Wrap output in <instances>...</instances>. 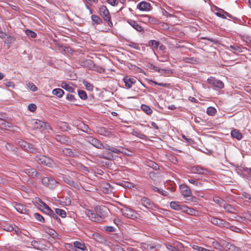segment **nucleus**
<instances>
[{"label":"nucleus","mask_w":251,"mask_h":251,"mask_svg":"<svg viewBox=\"0 0 251 251\" xmlns=\"http://www.w3.org/2000/svg\"><path fill=\"white\" fill-rule=\"evenodd\" d=\"M99 13L108 24L110 27L113 26V23L111 20V16L109 10L104 5L101 6L99 8Z\"/></svg>","instance_id":"f257e3e1"},{"label":"nucleus","mask_w":251,"mask_h":251,"mask_svg":"<svg viewBox=\"0 0 251 251\" xmlns=\"http://www.w3.org/2000/svg\"><path fill=\"white\" fill-rule=\"evenodd\" d=\"M121 211L124 216L132 219H137L140 217V215L138 213L135 212L134 210L129 208H123Z\"/></svg>","instance_id":"f03ea898"},{"label":"nucleus","mask_w":251,"mask_h":251,"mask_svg":"<svg viewBox=\"0 0 251 251\" xmlns=\"http://www.w3.org/2000/svg\"><path fill=\"white\" fill-rule=\"evenodd\" d=\"M95 209L97 212L98 216L100 218V221L107 216L109 211V209L105 206H96Z\"/></svg>","instance_id":"7ed1b4c3"},{"label":"nucleus","mask_w":251,"mask_h":251,"mask_svg":"<svg viewBox=\"0 0 251 251\" xmlns=\"http://www.w3.org/2000/svg\"><path fill=\"white\" fill-rule=\"evenodd\" d=\"M41 181L43 185L51 188H54L57 185V182L52 178L45 177L41 178Z\"/></svg>","instance_id":"20e7f679"},{"label":"nucleus","mask_w":251,"mask_h":251,"mask_svg":"<svg viewBox=\"0 0 251 251\" xmlns=\"http://www.w3.org/2000/svg\"><path fill=\"white\" fill-rule=\"evenodd\" d=\"M18 146L23 150L34 153L36 151V149L33 146L24 140H20L18 142Z\"/></svg>","instance_id":"39448f33"},{"label":"nucleus","mask_w":251,"mask_h":251,"mask_svg":"<svg viewBox=\"0 0 251 251\" xmlns=\"http://www.w3.org/2000/svg\"><path fill=\"white\" fill-rule=\"evenodd\" d=\"M86 215L89 217V219L92 221L95 222H100V219L98 216L97 212L94 209V210L90 209H86L85 210Z\"/></svg>","instance_id":"423d86ee"},{"label":"nucleus","mask_w":251,"mask_h":251,"mask_svg":"<svg viewBox=\"0 0 251 251\" xmlns=\"http://www.w3.org/2000/svg\"><path fill=\"white\" fill-rule=\"evenodd\" d=\"M141 202L142 204L148 209L155 210L157 206L151 200L144 197L141 199Z\"/></svg>","instance_id":"0eeeda50"},{"label":"nucleus","mask_w":251,"mask_h":251,"mask_svg":"<svg viewBox=\"0 0 251 251\" xmlns=\"http://www.w3.org/2000/svg\"><path fill=\"white\" fill-rule=\"evenodd\" d=\"M106 149H108L109 150L113 152H115V153H116L118 154H119L120 153H122L123 155H127V156H131L132 155L131 152L130 151H129L127 149H126L121 148L120 149H118L113 148V147L110 148V147L109 146H107V147L106 148Z\"/></svg>","instance_id":"6e6552de"},{"label":"nucleus","mask_w":251,"mask_h":251,"mask_svg":"<svg viewBox=\"0 0 251 251\" xmlns=\"http://www.w3.org/2000/svg\"><path fill=\"white\" fill-rule=\"evenodd\" d=\"M137 80V78L135 77L126 75L123 81L125 84L126 88L129 89L131 88L132 85L134 84Z\"/></svg>","instance_id":"1a4fd4ad"},{"label":"nucleus","mask_w":251,"mask_h":251,"mask_svg":"<svg viewBox=\"0 0 251 251\" xmlns=\"http://www.w3.org/2000/svg\"><path fill=\"white\" fill-rule=\"evenodd\" d=\"M39 209L44 213L50 216L52 215L53 211L49 207V206L41 200H39Z\"/></svg>","instance_id":"9d476101"},{"label":"nucleus","mask_w":251,"mask_h":251,"mask_svg":"<svg viewBox=\"0 0 251 251\" xmlns=\"http://www.w3.org/2000/svg\"><path fill=\"white\" fill-rule=\"evenodd\" d=\"M137 8L141 11H150L152 9V7L149 2L142 1L137 4Z\"/></svg>","instance_id":"9b49d317"},{"label":"nucleus","mask_w":251,"mask_h":251,"mask_svg":"<svg viewBox=\"0 0 251 251\" xmlns=\"http://www.w3.org/2000/svg\"><path fill=\"white\" fill-rule=\"evenodd\" d=\"M38 163L48 167H51L53 164V161L50 158H37L36 160Z\"/></svg>","instance_id":"f8f14e48"},{"label":"nucleus","mask_w":251,"mask_h":251,"mask_svg":"<svg viewBox=\"0 0 251 251\" xmlns=\"http://www.w3.org/2000/svg\"><path fill=\"white\" fill-rule=\"evenodd\" d=\"M89 143L98 149H103L104 146L98 139L92 137H88L87 140Z\"/></svg>","instance_id":"ddd939ff"},{"label":"nucleus","mask_w":251,"mask_h":251,"mask_svg":"<svg viewBox=\"0 0 251 251\" xmlns=\"http://www.w3.org/2000/svg\"><path fill=\"white\" fill-rule=\"evenodd\" d=\"M180 193L184 197H189L191 195V191L188 186L186 185H181L179 187Z\"/></svg>","instance_id":"4468645a"},{"label":"nucleus","mask_w":251,"mask_h":251,"mask_svg":"<svg viewBox=\"0 0 251 251\" xmlns=\"http://www.w3.org/2000/svg\"><path fill=\"white\" fill-rule=\"evenodd\" d=\"M127 22L137 31L141 32L143 31V28L140 25H139L137 22L131 19H128L127 20Z\"/></svg>","instance_id":"2eb2a0df"},{"label":"nucleus","mask_w":251,"mask_h":251,"mask_svg":"<svg viewBox=\"0 0 251 251\" xmlns=\"http://www.w3.org/2000/svg\"><path fill=\"white\" fill-rule=\"evenodd\" d=\"M208 221L210 222L213 225L217 226L220 227H222V223L223 222V220L221 219H219L216 217H212L209 216L208 218Z\"/></svg>","instance_id":"dca6fc26"},{"label":"nucleus","mask_w":251,"mask_h":251,"mask_svg":"<svg viewBox=\"0 0 251 251\" xmlns=\"http://www.w3.org/2000/svg\"><path fill=\"white\" fill-rule=\"evenodd\" d=\"M85 64H87V66L91 69H93L95 71H98L99 73H102L104 71V69L103 68L100 67L96 66L94 64L93 62L90 60L87 61L85 62Z\"/></svg>","instance_id":"f3484780"},{"label":"nucleus","mask_w":251,"mask_h":251,"mask_svg":"<svg viewBox=\"0 0 251 251\" xmlns=\"http://www.w3.org/2000/svg\"><path fill=\"white\" fill-rule=\"evenodd\" d=\"M209 83L214 87L219 89H222L224 87V84L222 81L214 78L210 79Z\"/></svg>","instance_id":"a211bd4d"},{"label":"nucleus","mask_w":251,"mask_h":251,"mask_svg":"<svg viewBox=\"0 0 251 251\" xmlns=\"http://www.w3.org/2000/svg\"><path fill=\"white\" fill-rule=\"evenodd\" d=\"M171 208L176 210H181L183 212L184 204H180L178 202L172 201L170 204Z\"/></svg>","instance_id":"6ab92c4d"},{"label":"nucleus","mask_w":251,"mask_h":251,"mask_svg":"<svg viewBox=\"0 0 251 251\" xmlns=\"http://www.w3.org/2000/svg\"><path fill=\"white\" fill-rule=\"evenodd\" d=\"M34 127L36 129H42L45 128L46 124L42 121L35 120L32 123Z\"/></svg>","instance_id":"aec40b11"},{"label":"nucleus","mask_w":251,"mask_h":251,"mask_svg":"<svg viewBox=\"0 0 251 251\" xmlns=\"http://www.w3.org/2000/svg\"><path fill=\"white\" fill-rule=\"evenodd\" d=\"M183 212L186 213L187 214L192 215V216H196L198 215L199 212L196 210L188 207L186 205H185L184 208H183Z\"/></svg>","instance_id":"412c9836"},{"label":"nucleus","mask_w":251,"mask_h":251,"mask_svg":"<svg viewBox=\"0 0 251 251\" xmlns=\"http://www.w3.org/2000/svg\"><path fill=\"white\" fill-rule=\"evenodd\" d=\"M231 136L233 138H236L238 140H240L243 138L242 134L237 129H234L231 131Z\"/></svg>","instance_id":"4be33fe9"},{"label":"nucleus","mask_w":251,"mask_h":251,"mask_svg":"<svg viewBox=\"0 0 251 251\" xmlns=\"http://www.w3.org/2000/svg\"><path fill=\"white\" fill-rule=\"evenodd\" d=\"M27 174L32 178L37 177L40 179L42 177L41 175L33 169H29L27 172Z\"/></svg>","instance_id":"5701e85b"},{"label":"nucleus","mask_w":251,"mask_h":251,"mask_svg":"<svg viewBox=\"0 0 251 251\" xmlns=\"http://www.w3.org/2000/svg\"><path fill=\"white\" fill-rule=\"evenodd\" d=\"M15 209L20 213H25L26 212V209L25 205L23 204L16 203L14 205Z\"/></svg>","instance_id":"b1692460"},{"label":"nucleus","mask_w":251,"mask_h":251,"mask_svg":"<svg viewBox=\"0 0 251 251\" xmlns=\"http://www.w3.org/2000/svg\"><path fill=\"white\" fill-rule=\"evenodd\" d=\"M191 171L194 174H203L204 173L203 168L200 166H195L191 167Z\"/></svg>","instance_id":"393cba45"},{"label":"nucleus","mask_w":251,"mask_h":251,"mask_svg":"<svg viewBox=\"0 0 251 251\" xmlns=\"http://www.w3.org/2000/svg\"><path fill=\"white\" fill-rule=\"evenodd\" d=\"M12 126V124L4 120L0 121V128L6 130H10V128Z\"/></svg>","instance_id":"a878e982"},{"label":"nucleus","mask_w":251,"mask_h":251,"mask_svg":"<svg viewBox=\"0 0 251 251\" xmlns=\"http://www.w3.org/2000/svg\"><path fill=\"white\" fill-rule=\"evenodd\" d=\"M91 20L92 21V25H99L102 23V20L100 18L99 16L96 15H92L91 16Z\"/></svg>","instance_id":"bb28decb"},{"label":"nucleus","mask_w":251,"mask_h":251,"mask_svg":"<svg viewBox=\"0 0 251 251\" xmlns=\"http://www.w3.org/2000/svg\"><path fill=\"white\" fill-rule=\"evenodd\" d=\"M74 245L75 248L80 249L82 251H86L87 250L85 244L82 242L75 241L74 243Z\"/></svg>","instance_id":"cd10ccee"},{"label":"nucleus","mask_w":251,"mask_h":251,"mask_svg":"<svg viewBox=\"0 0 251 251\" xmlns=\"http://www.w3.org/2000/svg\"><path fill=\"white\" fill-rule=\"evenodd\" d=\"M52 93L58 98H61L64 94V92L63 90L60 88H56L52 90Z\"/></svg>","instance_id":"c85d7f7f"},{"label":"nucleus","mask_w":251,"mask_h":251,"mask_svg":"<svg viewBox=\"0 0 251 251\" xmlns=\"http://www.w3.org/2000/svg\"><path fill=\"white\" fill-rule=\"evenodd\" d=\"M223 207L225 210L229 213H234L235 212V208L229 204H224Z\"/></svg>","instance_id":"c756f323"},{"label":"nucleus","mask_w":251,"mask_h":251,"mask_svg":"<svg viewBox=\"0 0 251 251\" xmlns=\"http://www.w3.org/2000/svg\"><path fill=\"white\" fill-rule=\"evenodd\" d=\"M146 164L148 166L154 169V170H157L159 169V166L158 165L155 163V162L148 160L146 161Z\"/></svg>","instance_id":"7c9ffc66"},{"label":"nucleus","mask_w":251,"mask_h":251,"mask_svg":"<svg viewBox=\"0 0 251 251\" xmlns=\"http://www.w3.org/2000/svg\"><path fill=\"white\" fill-rule=\"evenodd\" d=\"M3 229L9 232L14 230L17 234H18V232H19V229H18L17 230H14V227L11 225L8 224H6L3 226Z\"/></svg>","instance_id":"2f4dec72"},{"label":"nucleus","mask_w":251,"mask_h":251,"mask_svg":"<svg viewBox=\"0 0 251 251\" xmlns=\"http://www.w3.org/2000/svg\"><path fill=\"white\" fill-rule=\"evenodd\" d=\"M160 44V42L156 40H151L149 42V46L152 48L153 50H157Z\"/></svg>","instance_id":"473e14b6"},{"label":"nucleus","mask_w":251,"mask_h":251,"mask_svg":"<svg viewBox=\"0 0 251 251\" xmlns=\"http://www.w3.org/2000/svg\"><path fill=\"white\" fill-rule=\"evenodd\" d=\"M62 153L61 155L66 156L67 157H72L74 155L72 150L69 149H65L62 150Z\"/></svg>","instance_id":"72a5a7b5"},{"label":"nucleus","mask_w":251,"mask_h":251,"mask_svg":"<svg viewBox=\"0 0 251 251\" xmlns=\"http://www.w3.org/2000/svg\"><path fill=\"white\" fill-rule=\"evenodd\" d=\"M61 86L62 88L70 93H72L74 91V89L71 85L65 82H62L61 84Z\"/></svg>","instance_id":"f704fd0d"},{"label":"nucleus","mask_w":251,"mask_h":251,"mask_svg":"<svg viewBox=\"0 0 251 251\" xmlns=\"http://www.w3.org/2000/svg\"><path fill=\"white\" fill-rule=\"evenodd\" d=\"M145 18H147L146 20L147 21L151 24H156L158 23V20L156 18L154 17H152L151 16H150L149 15H145L144 16Z\"/></svg>","instance_id":"c9c22d12"},{"label":"nucleus","mask_w":251,"mask_h":251,"mask_svg":"<svg viewBox=\"0 0 251 251\" xmlns=\"http://www.w3.org/2000/svg\"><path fill=\"white\" fill-rule=\"evenodd\" d=\"M141 108L148 115H151L152 112L151 109L145 104L142 105Z\"/></svg>","instance_id":"e433bc0d"},{"label":"nucleus","mask_w":251,"mask_h":251,"mask_svg":"<svg viewBox=\"0 0 251 251\" xmlns=\"http://www.w3.org/2000/svg\"><path fill=\"white\" fill-rule=\"evenodd\" d=\"M229 48L235 53H238L242 52L241 49L237 45H231L229 46Z\"/></svg>","instance_id":"4c0bfd02"},{"label":"nucleus","mask_w":251,"mask_h":251,"mask_svg":"<svg viewBox=\"0 0 251 251\" xmlns=\"http://www.w3.org/2000/svg\"><path fill=\"white\" fill-rule=\"evenodd\" d=\"M152 189L154 192H157L159 194H161L163 196H167L168 195V193L167 192H166L162 189H158V188H157L156 187L152 186Z\"/></svg>","instance_id":"58836bf2"},{"label":"nucleus","mask_w":251,"mask_h":251,"mask_svg":"<svg viewBox=\"0 0 251 251\" xmlns=\"http://www.w3.org/2000/svg\"><path fill=\"white\" fill-rule=\"evenodd\" d=\"M55 211L56 214H57V215L60 216L61 217L64 218L66 216V212L62 209L59 208H56Z\"/></svg>","instance_id":"ea45409f"},{"label":"nucleus","mask_w":251,"mask_h":251,"mask_svg":"<svg viewBox=\"0 0 251 251\" xmlns=\"http://www.w3.org/2000/svg\"><path fill=\"white\" fill-rule=\"evenodd\" d=\"M26 86L31 91L33 92L37 91L38 90L37 87L32 82H28L27 83Z\"/></svg>","instance_id":"a19ab883"},{"label":"nucleus","mask_w":251,"mask_h":251,"mask_svg":"<svg viewBox=\"0 0 251 251\" xmlns=\"http://www.w3.org/2000/svg\"><path fill=\"white\" fill-rule=\"evenodd\" d=\"M25 33L28 37L33 38H35L37 36V34L35 32L29 29H26L25 31Z\"/></svg>","instance_id":"79ce46f5"},{"label":"nucleus","mask_w":251,"mask_h":251,"mask_svg":"<svg viewBox=\"0 0 251 251\" xmlns=\"http://www.w3.org/2000/svg\"><path fill=\"white\" fill-rule=\"evenodd\" d=\"M78 94L79 97L82 100H86L87 98V95L85 91L83 90H78Z\"/></svg>","instance_id":"37998d69"},{"label":"nucleus","mask_w":251,"mask_h":251,"mask_svg":"<svg viewBox=\"0 0 251 251\" xmlns=\"http://www.w3.org/2000/svg\"><path fill=\"white\" fill-rule=\"evenodd\" d=\"M33 216L35 219H36L37 221H38L40 222L44 223L45 221V219H44V217L42 215L39 214V213H34Z\"/></svg>","instance_id":"c03bdc74"},{"label":"nucleus","mask_w":251,"mask_h":251,"mask_svg":"<svg viewBox=\"0 0 251 251\" xmlns=\"http://www.w3.org/2000/svg\"><path fill=\"white\" fill-rule=\"evenodd\" d=\"M216 112V109L212 107H209L207 109V114L210 116H213Z\"/></svg>","instance_id":"a18cd8bd"},{"label":"nucleus","mask_w":251,"mask_h":251,"mask_svg":"<svg viewBox=\"0 0 251 251\" xmlns=\"http://www.w3.org/2000/svg\"><path fill=\"white\" fill-rule=\"evenodd\" d=\"M98 132L101 135L107 136L109 134L108 132L104 127H100L98 130Z\"/></svg>","instance_id":"49530a36"},{"label":"nucleus","mask_w":251,"mask_h":251,"mask_svg":"<svg viewBox=\"0 0 251 251\" xmlns=\"http://www.w3.org/2000/svg\"><path fill=\"white\" fill-rule=\"evenodd\" d=\"M213 201L215 203L219 204L220 206H223L222 204L224 202V200L218 197H214L213 198Z\"/></svg>","instance_id":"de8ad7c7"},{"label":"nucleus","mask_w":251,"mask_h":251,"mask_svg":"<svg viewBox=\"0 0 251 251\" xmlns=\"http://www.w3.org/2000/svg\"><path fill=\"white\" fill-rule=\"evenodd\" d=\"M230 245V243L225 241H223V242H221V247L226 251L228 250Z\"/></svg>","instance_id":"09e8293b"},{"label":"nucleus","mask_w":251,"mask_h":251,"mask_svg":"<svg viewBox=\"0 0 251 251\" xmlns=\"http://www.w3.org/2000/svg\"><path fill=\"white\" fill-rule=\"evenodd\" d=\"M83 84L85 85L87 90H92L93 89V86L91 83L84 80L83 81Z\"/></svg>","instance_id":"8fccbe9b"},{"label":"nucleus","mask_w":251,"mask_h":251,"mask_svg":"<svg viewBox=\"0 0 251 251\" xmlns=\"http://www.w3.org/2000/svg\"><path fill=\"white\" fill-rule=\"evenodd\" d=\"M148 67L149 69H150V70L156 71V72H158L159 68L158 67L156 66L151 63H149L148 65Z\"/></svg>","instance_id":"3c124183"},{"label":"nucleus","mask_w":251,"mask_h":251,"mask_svg":"<svg viewBox=\"0 0 251 251\" xmlns=\"http://www.w3.org/2000/svg\"><path fill=\"white\" fill-rule=\"evenodd\" d=\"M174 245L176 246V248L179 250V251H183L184 248L183 245L182 243L179 242H176L174 243Z\"/></svg>","instance_id":"603ef678"},{"label":"nucleus","mask_w":251,"mask_h":251,"mask_svg":"<svg viewBox=\"0 0 251 251\" xmlns=\"http://www.w3.org/2000/svg\"><path fill=\"white\" fill-rule=\"evenodd\" d=\"M212 247L218 250H221L220 247H221V244H220L217 241H213L212 243Z\"/></svg>","instance_id":"864d4df0"},{"label":"nucleus","mask_w":251,"mask_h":251,"mask_svg":"<svg viewBox=\"0 0 251 251\" xmlns=\"http://www.w3.org/2000/svg\"><path fill=\"white\" fill-rule=\"evenodd\" d=\"M192 248L195 250H197L198 251H207L208 249L204 248L198 246L197 245H193L192 246Z\"/></svg>","instance_id":"5fc2aeb1"},{"label":"nucleus","mask_w":251,"mask_h":251,"mask_svg":"<svg viewBox=\"0 0 251 251\" xmlns=\"http://www.w3.org/2000/svg\"><path fill=\"white\" fill-rule=\"evenodd\" d=\"M4 84L8 87L14 88L15 87V85L13 82L7 80L5 81Z\"/></svg>","instance_id":"6e6d98bb"},{"label":"nucleus","mask_w":251,"mask_h":251,"mask_svg":"<svg viewBox=\"0 0 251 251\" xmlns=\"http://www.w3.org/2000/svg\"><path fill=\"white\" fill-rule=\"evenodd\" d=\"M103 228L107 232H114L116 230L115 228L112 226H105Z\"/></svg>","instance_id":"4d7b16f0"},{"label":"nucleus","mask_w":251,"mask_h":251,"mask_svg":"<svg viewBox=\"0 0 251 251\" xmlns=\"http://www.w3.org/2000/svg\"><path fill=\"white\" fill-rule=\"evenodd\" d=\"M188 181L190 183L198 186H201L202 185L201 183L194 179H190Z\"/></svg>","instance_id":"13d9d810"},{"label":"nucleus","mask_w":251,"mask_h":251,"mask_svg":"<svg viewBox=\"0 0 251 251\" xmlns=\"http://www.w3.org/2000/svg\"><path fill=\"white\" fill-rule=\"evenodd\" d=\"M244 198L248 200L251 202V195L245 192H243L242 194Z\"/></svg>","instance_id":"bf43d9fd"},{"label":"nucleus","mask_w":251,"mask_h":251,"mask_svg":"<svg viewBox=\"0 0 251 251\" xmlns=\"http://www.w3.org/2000/svg\"><path fill=\"white\" fill-rule=\"evenodd\" d=\"M37 106L35 104L30 103L28 106V109L31 112L34 111L36 109Z\"/></svg>","instance_id":"052dcab7"},{"label":"nucleus","mask_w":251,"mask_h":251,"mask_svg":"<svg viewBox=\"0 0 251 251\" xmlns=\"http://www.w3.org/2000/svg\"><path fill=\"white\" fill-rule=\"evenodd\" d=\"M118 0H107V2L112 6H117L119 4Z\"/></svg>","instance_id":"680f3d73"},{"label":"nucleus","mask_w":251,"mask_h":251,"mask_svg":"<svg viewBox=\"0 0 251 251\" xmlns=\"http://www.w3.org/2000/svg\"><path fill=\"white\" fill-rule=\"evenodd\" d=\"M228 251H239L238 248L234 245L230 244L228 249Z\"/></svg>","instance_id":"e2e57ef3"},{"label":"nucleus","mask_w":251,"mask_h":251,"mask_svg":"<svg viewBox=\"0 0 251 251\" xmlns=\"http://www.w3.org/2000/svg\"><path fill=\"white\" fill-rule=\"evenodd\" d=\"M129 46L134 49L139 50V46L137 43H135L134 42H130L129 44Z\"/></svg>","instance_id":"0e129e2a"},{"label":"nucleus","mask_w":251,"mask_h":251,"mask_svg":"<svg viewBox=\"0 0 251 251\" xmlns=\"http://www.w3.org/2000/svg\"><path fill=\"white\" fill-rule=\"evenodd\" d=\"M65 181L68 184H69L70 185H71L72 186H75V182L74 181L69 179L67 177L65 178Z\"/></svg>","instance_id":"69168bd1"},{"label":"nucleus","mask_w":251,"mask_h":251,"mask_svg":"<svg viewBox=\"0 0 251 251\" xmlns=\"http://www.w3.org/2000/svg\"><path fill=\"white\" fill-rule=\"evenodd\" d=\"M167 248L169 250H170V251H179V250H178L176 248V246H175L174 244L173 246L172 245H169L168 246V247H167Z\"/></svg>","instance_id":"338daca9"},{"label":"nucleus","mask_w":251,"mask_h":251,"mask_svg":"<svg viewBox=\"0 0 251 251\" xmlns=\"http://www.w3.org/2000/svg\"><path fill=\"white\" fill-rule=\"evenodd\" d=\"M243 171L244 172L247 173L249 176H251V168L244 167Z\"/></svg>","instance_id":"774afa93"}]
</instances>
